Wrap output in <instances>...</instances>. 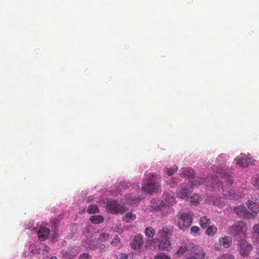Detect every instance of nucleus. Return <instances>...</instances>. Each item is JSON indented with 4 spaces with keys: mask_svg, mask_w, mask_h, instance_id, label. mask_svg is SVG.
<instances>
[{
    "mask_svg": "<svg viewBox=\"0 0 259 259\" xmlns=\"http://www.w3.org/2000/svg\"><path fill=\"white\" fill-rule=\"evenodd\" d=\"M50 259H58L56 256H52Z\"/></svg>",
    "mask_w": 259,
    "mask_h": 259,
    "instance_id": "37998d69",
    "label": "nucleus"
},
{
    "mask_svg": "<svg viewBox=\"0 0 259 259\" xmlns=\"http://www.w3.org/2000/svg\"><path fill=\"white\" fill-rule=\"evenodd\" d=\"M236 164L241 167H246L254 164L253 160L245 156L237 157L235 158Z\"/></svg>",
    "mask_w": 259,
    "mask_h": 259,
    "instance_id": "1a4fd4ad",
    "label": "nucleus"
},
{
    "mask_svg": "<svg viewBox=\"0 0 259 259\" xmlns=\"http://www.w3.org/2000/svg\"><path fill=\"white\" fill-rule=\"evenodd\" d=\"M119 243L120 239L118 236H114V244L115 243Z\"/></svg>",
    "mask_w": 259,
    "mask_h": 259,
    "instance_id": "e433bc0d",
    "label": "nucleus"
},
{
    "mask_svg": "<svg viewBox=\"0 0 259 259\" xmlns=\"http://www.w3.org/2000/svg\"><path fill=\"white\" fill-rule=\"evenodd\" d=\"M50 233V229L46 227L40 226L38 232V237L40 241L46 240Z\"/></svg>",
    "mask_w": 259,
    "mask_h": 259,
    "instance_id": "f8f14e48",
    "label": "nucleus"
},
{
    "mask_svg": "<svg viewBox=\"0 0 259 259\" xmlns=\"http://www.w3.org/2000/svg\"><path fill=\"white\" fill-rule=\"evenodd\" d=\"M141 198L135 197V196H130L126 197L125 202H120L119 204L114 200V213H119L122 214L128 210V205L134 204L140 201Z\"/></svg>",
    "mask_w": 259,
    "mask_h": 259,
    "instance_id": "20e7f679",
    "label": "nucleus"
},
{
    "mask_svg": "<svg viewBox=\"0 0 259 259\" xmlns=\"http://www.w3.org/2000/svg\"><path fill=\"white\" fill-rule=\"evenodd\" d=\"M190 230L191 233H197L199 231L200 229L198 226H194L191 228Z\"/></svg>",
    "mask_w": 259,
    "mask_h": 259,
    "instance_id": "c9c22d12",
    "label": "nucleus"
},
{
    "mask_svg": "<svg viewBox=\"0 0 259 259\" xmlns=\"http://www.w3.org/2000/svg\"><path fill=\"white\" fill-rule=\"evenodd\" d=\"M107 209L111 213L113 212V202L112 201L109 202L106 205Z\"/></svg>",
    "mask_w": 259,
    "mask_h": 259,
    "instance_id": "72a5a7b5",
    "label": "nucleus"
},
{
    "mask_svg": "<svg viewBox=\"0 0 259 259\" xmlns=\"http://www.w3.org/2000/svg\"><path fill=\"white\" fill-rule=\"evenodd\" d=\"M177 253L184 255V259H205V252L200 246L193 243L185 244L180 247Z\"/></svg>",
    "mask_w": 259,
    "mask_h": 259,
    "instance_id": "f03ea898",
    "label": "nucleus"
},
{
    "mask_svg": "<svg viewBox=\"0 0 259 259\" xmlns=\"http://www.w3.org/2000/svg\"><path fill=\"white\" fill-rule=\"evenodd\" d=\"M219 243L221 246L224 247L228 248L231 246L232 244V240L229 236H225L219 239Z\"/></svg>",
    "mask_w": 259,
    "mask_h": 259,
    "instance_id": "ddd939ff",
    "label": "nucleus"
},
{
    "mask_svg": "<svg viewBox=\"0 0 259 259\" xmlns=\"http://www.w3.org/2000/svg\"><path fill=\"white\" fill-rule=\"evenodd\" d=\"M58 236V235H57V234H55L53 237V239H55L56 238H57Z\"/></svg>",
    "mask_w": 259,
    "mask_h": 259,
    "instance_id": "79ce46f5",
    "label": "nucleus"
},
{
    "mask_svg": "<svg viewBox=\"0 0 259 259\" xmlns=\"http://www.w3.org/2000/svg\"><path fill=\"white\" fill-rule=\"evenodd\" d=\"M215 168L213 167V170H214Z\"/></svg>",
    "mask_w": 259,
    "mask_h": 259,
    "instance_id": "49530a36",
    "label": "nucleus"
},
{
    "mask_svg": "<svg viewBox=\"0 0 259 259\" xmlns=\"http://www.w3.org/2000/svg\"><path fill=\"white\" fill-rule=\"evenodd\" d=\"M217 175L207 177L205 180L201 178L195 180L191 182L190 188L194 189L205 181L211 180V186L214 191L218 190L220 191V189H222L223 194L230 199L237 200L244 197V194L242 192H235L234 190L227 187L233 183V179L231 176L227 174L223 169L217 170Z\"/></svg>",
    "mask_w": 259,
    "mask_h": 259,
    "instance_id": "f257e3e1",
    "label": "nucleus"
},
{
    "mask_svg": "<svg viewBox=\"0 0 259 259\" xmlns=\"http://www.w3.org/2000/svg\"><path fill=\"white\" fill-rule=\"evenodd\" d=\"M91 256L88 253L81 254L79 256V259H91Z\"/></svg>",
    "mask_w": 259,
    "mask_h": 259,
    "instance_id": "f704fd0d",
    "label": "nucleus"
},
{
    "mask_svg": "<svg viewBox=\"0 0 259 259\" xmlns=\"http://www.w3.org/2000/svg\"><path fill=\"white\" fill-rule=\"evenodd\" d=\"M163 199L168 204L172 205L175 203V198L171 193L168 192H165L162 195Z\"/></svg>",
    "mask_w": 259,
    "mask_h": 259,
    "instance_id": "dca6fc26",
    "label": "nucleus"
},
{
    "mask_svg": "<svg viewBox=\"0 0 259 259\" xmlns=\"http://www.w3.org/2000/svg\"><path fill=\"white\" fill-rule=\"evenodd\" d=\"M188 187L189 186L187 184H182L177 190V196L181 199L188 198L190 193Z\"/></svg>",
    "mask_w": 259,
    "mask_h": 259,
    "instance_id": "9d476101",
    "label": "nucleus"
},
{
    "mask_svg": "<svg viewBox=\"0 0 259 259\" xmlns=\"http://www.w3.org/2000/svg\"><path fill=\"white\" fill-rule=\"evenodd\" d=\"M178 169V168L177 166H174L170 168H165L163 170L165 174H167L169 176H171L177 171Z\"/></svg>",
    "mask_w": 259,
    "mask_h": 259,
    "instance_id": "a878e982",
    "label": "nucleus"
},
{
    "mask_svg": "<svg viewBox=\"0 0 259 259\" xmlns=\"http://www.w3.org/2000/svg\"><path fill=\"white\" fill-rule=\"evenodd\" d=\"M109 238V235L107 233H102L100 235L99 237V240L101 242H105L108 240Z\"/></svg>",
    "mask_w": 259,
    "mask_h": 259,
    "instance_id": "c85d7f7f",
    "label": "nucleus"
},
{
    "mask_svg": "<svg viewBox=\"0 0 259 259\" xmlns=\"http://www.w3.org/2000/svg\"><path fill=\"white\" fill-rule=\"evenodd\" d=\"M119 259H128V256L126 254H122Z\"/></svg>",
    "mask_w": 259,
    "mask_h": 259,
    "instance_id": "4c0bfd02",
    "label": "nucleus"
},
{
    "mask_svg": "<svg viewBox=\"0 0 259 259\" xmlns=\"http://www.w3.org/2000/svg\"><path fill=\"white\" fill-rule=\"evenodd\" d=\"M177 226L183 231L188 229L192 223V218L188 213H179L177 214Z\"/></svg>",
    "mask_w": 259,
    "mask_h": 259,
    "instance_id": "423d86ee",
    "label": "nucleus"
},
{
    "mask_svg": "<svg viewBox=\"0 0 259 259\" xmlns=\"http://www.w3.org/2000/svg\"><path fill=\"white\" fill-rule=\"evenodd\" d=\"M93 200V196H89L87 198V202L89 203Z\"/></svg>",
    "mask_w": 259,
    "mask_h": 259,
    "instance_id": "58836bf2",
    "label": "nucleus"
},
{
    "mask_svg": "<svg viewBox=\"0 0 259 259\" xmlns=\"http://www.w3.org/2000/svg\"><path fill=\"white\" fill-rule=\"evenodd\" d=\"M221 156H220V157H218L217 159H219L220 157H221Z\"/></svg>",
    "mask_w": 259,
    "mask_h": 259,
    "instance_id": "c03bdc74",
    "label": "nucleus"
},
{
    "mask_svg": "<svg viewBox=\"0 0 259 259\" xmlns=\"http://www.w3.org/2000/svg\"><path fill=\"white\" fill-rule=\"evenodd\" d=\"M255 259H259V257H256Z\"/></svg>",
    "mask_w": 259,
    "mask_h": 259,
    "instance_id": "a18cd8bd",
    "label": "nucleus"
},
{
    "mask_svg": "<svg viewBox=\"0 0 259 259\" xmlns=\"http://www.w3.org/2000/svg\"><path fill=\"white\" fill-rule=\"evenodd\" d=\"M59 223V221L57 219H54L53 222H52V224L55 225H57Z\"/></svg>",
    "mask_w": 259,
    "mask_h": 259,
    "instance_id": "ea45409f",
    "label": "nucleus"
},
{
    "mask_svg": "<svg viewBox=\"0 0 259 259\" xmlns=\"http://www.w3.org/2000/svg\"><path fill=\"white\" fill-rule=\"evenodd\" d=\"M200 201V198L197 194H195L190 197V202L192 204L197 205Z\"/></svg>",
    "mask_w": 259,
    "mask_h": 259,
    "instance_id": "cd10ccee",
    "label": "nucleus"
},
{
    "mask_svg": "<svg viewBox=\"0 0 259 259\" xmlns=\"http://www.w3.org/2000/svg\"><path fill=\"white\" fill-rule=\"evenodd\" d=\"M246 203L249 209H250L253 213H257L259 212V206L255 202L251 200H248Z\"/></svg>",
    "mask_w": 259,
    "mask_h": 259,
    "instance_id": "aec40b11",
    "label": "nucleus"
},
{
    "mask_svg": "<svg viewBox=\"0 0 259 259\" xmlns=\"http://www.w3.org/2000/svg\"><path fill=\"white\" fill-rule=\"evenodd\" d=\"M155 234V231L153 228L151 227H148L146 228L145 230V234L146 237L152 238L154 237Z\"/></svg>",
    "mask_w": 259,
    "mask_h": 259,
    "instance_id": "393cba45",
    "label": "nucleus"
},
{
    "mask_svg": "<svg viewBox=\"0 0 259 259\" xmlns=\"http://www.w3.org/2000/svg\"><path fill=\"white\" fill-rule=\"evenodd\" d=\"M218 229L214 225L209 226L205 231V234L209 236H213L217 232Z\"/></svg>",
    "mask_w": 259,
    "mask_h": 259,
    "instance_id": "5701e85b",
    "label": "nucleus"
},
{
    "mask_svg": "<svg viewBox=\"0 0 259 259\" xmlns=\"http://www.w3.org/2000/svg\"><path fill=\"white\" fill-rule=\"evenodd\" d=\"M221 198H216L213 199V203L214 205L217 206H222L224 204V202L221 200Z\"/></svg>",
    "mask_w": 259,
    "mask_h": 259,
    "instance_id": "7c9ffc66",
    "label": "nucleus"
},
{
    "mask_svg": "<svg viewBox=\"0 0 259 259\" xmlns=\"http://www.w3.org/2000/svg\"><path fill=\"white\" fill-rule=\"evenodd\" d=\"M252 235L254 238L259 239V224H255L253 226Z\"/></svg>",
    "mask_w": 259,
    "mask_h": 259,
    "instance_id": "bb28decb",
    "label": "nucleus"
},
{
    "mask_svg": "<svg viewBox=\"0 0 259 259\" xmlns=\"http://www.w3.org/2000/svg\"><path fill=\"white\" fill-rule=\"evenodd\" d=\"M90 220L94 224H99L104 222V218L101 215H94L90 217Z\"/></svg>",
    "mask_w": 259,
    "mask_h": 259,
    "instance_id": "412c9836",
    "label": "nucleus"
},
{
    "mask_svg": "<svg viewBox=\"0 0 259 259\" xmlns=\"http://www.w3.org/2000/svg\"><path fill=\"white\" fill-rule=\"evenodd\" d=\"M218 259H235L233 255L228 253L224 254L219 257Z\"/></svg>",
    "mask_w": 259,
    "mask_h": 259,
    "instance_id": "2f4dec72",
    "label": "nucleus"
},
{
    "mask_svg": "<svg viewBox=\"0 0 259 259\" xmlns=\"http://www.w3.org/2000/svg\"><path fill=\"white\" fill-rule=\"evenodd\" d=\"M87 211L88 213L90 214H94L100 212V210L97 205H90L87 210Z\"/></svg>",
    "mask_w": 259,
    "mask_h": 259,
    "instance_id": "b1692460",
    "label": "nucleus"
},
{
    "mask_svg": "<svg viewBox=\"0 0 259 259\" xmlns=\"http://www.w3.org/2000/svg\"><path fill=\"white\" fill-rule=\"evenodd\" d=\"M88 247L90 248L91 249H95L96 247H95L93 246H92V244H90Z\"/></svg>",
    "mask_w": 259,
    "mask_h": 259,
    "instance_id": "a19ab883",
    "label": "nucleus"
},
{
    "mask_svg": "<svg viewBox=\"0 0 259 259\" xmlns=\"http://www.w3.org/2000/svg\"><path fill=\"white\" fill-rule=\"evenodd\" d=\"M247 225L242 221L237 222L230 228V233L235 237L244 238L246 236Z\"/></svg>",
    "mask_w": 259,
    "mask_h": 259,
    "instance_id": "39448f33",
    "label": "nucleus"
},
{
    "mask_svg": "<svg viewBox=\"0 0 259 259\" xmlns=\"http://www.w3.org/2000/svg\"><path fill=\"white\" fill-rule=\"evenodd\" d=\"M170 233V230L166 227H163L159 230L157 235L161 238H167Z\"/></svg>",
    "mask_w": 259,
    "mask_h": 259,
    "instance_id": "4be33fe9",
    "label": "nucleus"
},
{
    "mask_svg": "<svg viewBox=\"0 0 259 259\" xmlns=\"http://www.w3.org/2000/svg\"><path fill=\"white\" fill-rule=\"evenodd\" d=\"M211 223V221L206 216H203L200 218L199 224L202 229H205Z\"/></svg>",
    "mask_w": 259,
    "mask_h": 259,
    "instance_id": "6ab92c4d",
    "label": "nucleus"
},
{
    "mask_svg": "<svg viewBox=\"0 0 259 259\" xmlns=\"http://www.w3.org/2000/svg\"><path fill=\"white\" fill-rule=\"evenodd\" d=\"M144 243L143 237L141 234L136 235L131 243V247L134 249H139L141 248Z\"/></svg>",
    "mask_w": 259,
    "mask_h": 259,
    "instance_id": "9b49d317",
    "label": "nucleus"
},
{
    "mask_svg": "<svg viewBox=\"0 0 259 259\" xmlns=\"http://www.w3.org/2000/svg\"><path fill=\"white\" fill-rule=\"evenodd\" d=\"M137 218V215L136 214L129 212H127L122 217V221L126 223H130L132 221L135 220Z\"/></svg>",
    "mask_w": 259,
    "mask_h": 259,
    "instance_id": "a211bd4d",
    "label": "nucleus"
},
{
    "mask_svg": "<svg viewBox=\"0 0 259 259\" xmlns=\"http://www.w3.org/2000/svg\"><path fill=\"white\" fill-rule=\"evenodd\" d=\"M234 212L239 217L243 219L254 218L255 215L247 210L244 205H239L234 208Z\"/></svg>",
    "mask_w": 259,
    "mask_h": 259,
    "instance_id": "6e6552de",
    "label": "nucleus"
},
{
    "mask_svg": "<svg viewBox=\"0 0 259 259\" xmlns=\"http://www.w3.org/2000/svg\"><path fill=\"white\" fill-rule=\"evenodd\" d=\"M238 249L242 256L249 255L252 249V246L244 239H241L238 241Z\"/></svg>",
    "mask_w": 259,
    "mask_h": 259,
    "instance_id": "0eeeda50",
    "label": "nucleus"
},
{
    "mask_svg": "<svg viewBox=\"0 0 259 259\" xmlns=\"http://www.w3.org/2000/svg\"><path fill=\"white\" fill-rule=\"evenodd\" d=\"M252 183L254 186H259V176H255L252 178Z\"/></svg>",
    "mask_w": 259,
    "mask_h": 259,
    "instance_id": "473e14b6",
    "label": "nucleus"
},
{
    "mask_svg": "<svg viewBox=\"0 0 259 259\" xmlns=\"http://www.w3.org/2000/svg\"><path fill=\"white\" fill-rule=\"evenodd\" d=\"M154 259H171L168 255L161 253L154 256Z\"/></svg>",
    "mask_w": 259,
    "mask_h": 259,
    "instance_id": "c756f323",
    "label": "nucleus"
},
{
    "mask_svg": "<svg viewBox=\"0 0 259 259\" xmlns=\"http://www.w3.org/2000/svg\"><path fill=\"white\" fill-rule=\"evenodd\" d=\"M181 172V175L182 177L191 178L194 176V170L192 168L187 167L183 168Z\"/></svg>",
    "mask_w": 259,
    "mask_h": 259,
    "instance_id": "f3484780",
    "label": "nucleus"
},
{
    "mask_svg": "<svg viewBox=\"0 0 259 259\" xmlns=\"http://www.w3.org/2000/svg\"><path fill=\"white\" fill-rule=\"evenodd\" d=\"M158 247L160 250L169 251L171 249V244L168 240H161L158 244Z\"/></svg>",
    "mask_w": 259,
    "mask_h": 259,
    "instance_id": "4468645a",
    "label": "nucleus"
},
{
    "mask_svg": "<svg viewBox=\"0 0 259 259\" xmlns=\"http://www.w3.org/2000/svg\"><path fill=\"white\" fill-rule=\"evenodd\" d=\"M161 202L159 199H153L150 202L149 207L152 211H157L160 209Z\"/></svg>",
    "mask_w": 259,
    "mask_h": 259,
    "instance_id": "2eb2a0df",
    "label": "nucleus"
},
{
    "mask_svg": "<svg viewBox=\"0 0 259 259\" xmlns=\"http://www.w3.org/2000/svg\"><path fill=\"white\" fill-rule=\"evenodd\" d=\"M159 180L158 175H152L147 182L143 184L142 190L150 194L158 192L160 190Z\"/></svg>",
    "mask_w": 259,
    "mask_h": 259,
    "instance_id": "7ed1b4c3",
    "label": "nucleus"
}]
</instances>
